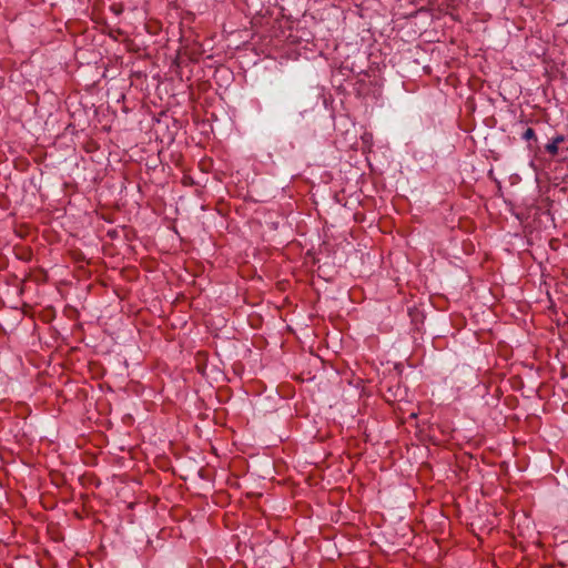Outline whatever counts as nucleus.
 Returning <instances> with one entry per match:
<instances>
[{
  "label": "nucleus",
  "mask_w": 568,
  "mask_h": 568,
  "mask_svg": "<svg viewBox=\"0 0 568 568\" xmlns=\"http://www.w3.org/2000/svg\"><path fill=\"white\" fill-rule=\"evenodd\" d=\"M565 142H566V138L564 135H557L556 138L552 139L551 142L546 144V146H545L546 152L548 154H550L551 156L557 155L558 151H559V148H560V144H562Z\"/></svg>",
  "instance_id": "1"
},
{
  "label": "nucleus",
  "mask_w": 568,
  "mask_h": 568,
  "mask_svg": "<svg viewBox=\"0 0 568 568\" xmlns=\"http://www.w3.org/2000/svg\"><path fill=\"white\" fill-rule=\"evenodd\" d=\"M523 138H524L525 140H527V141H528V140H532V139L535 140V139H536V134H535L534 129H531V128H527V129H526V131H525V132H524V134H523Z\"/></svg>",
  "instance_id": "2"
}]
</instances>
